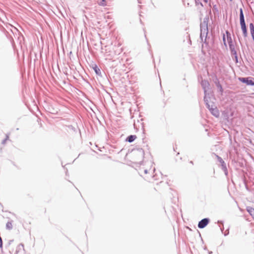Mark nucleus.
<instances>
[{"mask_svg": "<svg viewBox=\"0 0 254 254\" xmlns=\"http://www.w3.org/2000/svg\"><path fill=\"white\" fill-rule=\"evenodd\" d=\"M240 24L241 25V27L242 29V31L243 32V35L244 38H246L248 37V33L247 30V28L246 26L245 16L243 13V10L242 8L240 9Z\"/></svg>", "mask_w": 254, "mask_h": 254, "instance_id": "nucleus-1", "label": "nucleus"}, {"mask_svg": "<svg viewBox=\"0 0 254 254\" xmlns=\"http://www.w3.org/2000/svg\"><path fill=\"white\" fill-rule=\"evenodd\" d=\"M213 154L217 158V161L219 163V164L221 167V169L224 172L225 175L226 176H227L228 172L227 168L226 163L224 162V161L222 159V158L221 157L219 156L218 155L216 154L215 153H213Z\"/></svg>", "mask_w": 254, "mask_h": 254, "instance_id": "nucleus-2", "label": "nucleus"}, {"mask_svg": "<svg viewBox=\"0 0 254 254\" xmlns=\"http://www.w3.org/2000/svg\"><path fill=\"white\" fill-rule=\"evenodd\" d=\"M239 80L247 85L254 86V80L251 77H239Z\"/></svg>", "mask_w": 254, "mask_h": 254, "instance_id": "nucleus-3", "label": "nucleus"}, {"mask_svg": "<svg viewBox=\"0 0 254 254\" xmlns=\"http://www.w3.org/2000/svg\"><path fill=\"white\" fill-rule=\"evenodd\" d=\"M201 85L203 89L204 96H209V93H207V90L209 88L210 84L209 82L205 79H202L201 81Z\"/></svg>", "mask_w": 254, "mask_h": 254, "instance_id": "nucleus-4", "label": "nucleus"}, {"mask_svg": "<svg viewBox=\"0 0 254 254\" xmlns=\"http://www.w3.org/2000/svg\"><path fill=\"white\" fill-rule=\"evenodd\" d=\"M209 20V17L208 15H206L203 20V21L200 23V29H203V32H205V29H208V23Z\"/></svg>", "mask_w": 254, "mask_h": 254, "instance_id": "nucleus-5", "label": "nucleus"}, {"mask_svg": "<svg viewBox=\"0 0 254 254\" xmlns=\"http://www.w3.org/2000/svg\"><path fill=\"white\" fill-rule=\"evenodd\" d=\"M211 106V108L209 109L211 114L215 117H218L220 115V113L214 103H212Z\"/></svg>", "mask_w": 254, "mask_h": 254, "instance_id": "nucleus-6", "label": "nucleus"}, {"mask_svg": "<svg viewBox=\"0 0 254 254\" xmlns=\"http://www.w3.org/2000/svg\"><path fill=\"white\" fill-rule=\"evenodd\" d=\"M210 219L208 218H205L201 219L198 224V227L199 229L205 228L209 223Z\"/></svg>", "mask_w": 254, "mask_h": 254, "instance_id": "nucleus-7", "label": "nucleus"}, {"mask_svg": "<svg viewBox=\"0 0 254 254\" xmlns=\"http://www.w3.org/2000/svg\"><path fill=\"white\" fill-rule=\"evenodd\" d=\"M214 82L217 88L218 89L219 91L220 92L221 94H222L223 92V89L218 78L216 76L215 77V78L214 79Z\"/></svg>", "mask_w": 254, "mask_h": 254, "instance_id": "nucleus-8", "label": "nucleus"}, {"mask_svg": "<svg viewBox=\"0 0 254 254\" xmlns=\"http://www.w3.org/2000/svg\"><path fill=\"white\" fill-rule=\"evenodd\" d=\"M210 97L209 96H204V101L206 107L209 110V109L211 108V105L212 102H210Z\"/></svg>", "mask_w": 254, "mask_h": 254, "instance_id": "nucleus-9", "label": "nucleus"}, {"mask_svg": "<svg viewBox=\"0 0 254 254\" xmlns=\"http://www.w3.org/2000/svg\"><path fill=\"white\" fill-rule=\"evenodd\" d=\"M205 32H203V29H200V38L201 40L205 37H207L208 30L205 29Z\"/></svg>", "mask_w": 254, "mask_h": 254, "instance_id": "nucleus-10", "label": "nucleus"}, {"mask_svg": "<svg viewBox=\"0 0 254 254\" xmlns=\"http://www.w3.org/2000/svg\"><path fill=\"white\" fill-rule=\"evenodd\" d=\"M92 67L97 75L102 76L101 70L96 64H94Z\"/></svg>", "mask_w": 254, "mask_h": 254, "instance_id": "nucleus-11", "label": "nucleus"}, {"mask_svg": "<svg viewBox=\"0 0 254 254\" xmlns=\"http://www.w3.org/2000/svg\"><path fill=\"white\" fill-rule=\"evenodd\" d=\"M136 138V136L135 135H130L127 137L126 141L131 143L134 141Z\"/></svg>", "mask_w": 254, "mask_h": 254, "instance_id": "nucleus-12", "label": "nucleus"}, {"mask_svg": "<svg viewBox=\"0 0 254 254\" xmlns=\"http://www.w3.org/2000/svg\"><path fill=\"white\" fill-rule=\"evenodd\" d=\"M250 29L252 39L254 41V25L253 23L250 24Z\"/></svg>", "mask_w": 254, "mask_h": 254, "instance_id": "nucleus-13", "label": "nucleus"}, {"mask_svg": "<svg viewBox=\"0 0 254 254\" xmlns=\"http://www.w3.org/2000/svg\"><path fill=\"white\" fill-rule=\"evenodd\" d=\"M247 211L254 218V208L252 207L249 206L247 207Z\"/></svg>", "mask_w": 254, "mask_h": 254, "instance_id": "nucleus-14", "label": "nucleus"}, {"mask_svg": "<svg viewBox=\"0 0 254 254\" xmlns=\"http://www.w3.org/2000/svg\"><path fill=\"white\" fill-rule=\"evenodd\" d=\"M196 6L200 5L201 7H203V3L200 1V0H194ZM205 3H208V0H202Z\"/></svg>", "mask_w": 254, "mask_h": 254, "instance_id": "nucleus-15", "label": "nucleus"}, {"mask_svg": "<svg viewBox=\"0 0 254 254\" xmlns=\"http://www.w3.org/2000/svg\"><path fill=\"white\" fill-rule=\"evenodd\" d=\"M229 46L230 52H234L236 50V48H237V46L236 45V43H235L234 44L229 45Z\"/></svg>", "mask_w": 254, "mask_h": 254, "instance_id": "nucleus-16", "label": "nucleus"}, {"mask_svg": "<svg viewBox=\"0 0 254 254\" xmlns=\"http://www.w3.org/2000/svg\"><path fill=\"white\" fill-rule=\"evenodd\" d=\"M22 249L24 250V245L22 244H20L17 246L15 253L14 254H17L19 252V251Z\"/></svg>", "mask_w": 254, "mask_h": 254, "instance_id": "nucleus-17", "label": "nucleus"}, {"mask_svg": "<svg viewBox=\"0 0 254 254\" xmlns=\"http://www.w3.org/2000/svg\"><path fill=\"white\" fill-rule=\"evenodd\" d=\"M6 228L8 230H11L12 228V225L11 222H7L6 224Z\"/></svg>", "mask_w": 254, "mask_h": 254, "instance_id": "nucleus-18", "label": "nucleus"}, {"mask_svg": "<svg viewBox=\"0 0 254 254\" xmlns=\"http://www.w3.org/2000/svg\"><path fill=\"white\" fill-rule=\"evenodd\" d=\"M227 41H228V43L229 45L234 43L233 42V40H232V38L231 37H227Z\"/></svg>", "mask_w": 254, "mask_h": 254, "instance_id": "nucleus-19", "label": "nucleus"}, {"mask_svg": "<svg viewBox=\"0 0 254 254\" xmlns=\"http://www.w3.org/2000/svg\"><path fill=\"white\" fill-rule=\"evenodd\" d=\"M213 10L216 12H218V8L216 4H214L213 5Z\"/></svg>", "mask_w": 254, "mask_h": 254, "instance_id": "nucleus-20", "label": "nucleus"}, {"mask_svg": "<svg viewBox=\"0 0 254 254\" xmlns=\"http://www.w3.org/2000/svg\"><path fill=\"white\" fill-rule=\"evenodd\" d=\"M207 37L204 38L203 39H202V40H201V42L206 45H208V42L207 41Z\"/></svg>", "mask_w": 254, "mask_h": 254, "instance_id": "nucleus-21", "label": "nucleus"}, {"mask_svg": "<svg viewBox=\"0 0 254 254\" xmlns=\"http://www.w3.org/2000/svg\"><path fill=\"white\" fill-rule=\"evenodd\" d=\"M231 55L232 56H234V57L238 56L237 50L235 51L234 52H231Z\"/></svg>", "mask_w": 254, "mask_h": 254, "instance_id": "nucleus-22", "label": "nucleus"}, {"mask_svg": "<svg viewBox=\"0 0 254 254\" xmlns=\"http://www.w3.org/2000/svg\"><path fill=\"white\" fill-rule=\"evenodd\" d=\"M8 139V135H6V138L5 139H4L2 142H1V144H4L6 141V140Z\"/></svg>", "mask_w": 254, "mask_h": 254, "instance_id": "nucleus-23", "label": "nucleus"}, {"mask_svg": "<svg viewBox=\"0 0 254 254\" xmlns=\"http://www.w3.org/2000/svg\"><path fill=\"white\" fill-rule=\"evenodd\" d=\"M223 41L224 45L226 47L227 44L226 42L225 35L224 34H223Z\"/></svg>", "mask_w": 254, "mask_h": 254, "instance_id": "nucleus-24", "label": "nucleus"}, {"mask_svg": "<svg viewBox=\"0 0 254 254\" xmlns=\"http://www.w3.org/2000/svg\"><path fill=\"white\" fill-rule=\"evenodd\" d=\"M218 223H221L223 225V222L222 221H218ZM220 230H221V232H223V230H224V227L223 226L222 227H220Z\"/></svg>", "mask_w": 254, "mask_h": 254, "instance_id": "nucleus-25", "label": "nucleus"}, {"mask_svg": "<svg viewBox=\"0 0 254 254\" xmlns=\"http://www.w3.org/2000/svg\"><path fill=\"white\" fill-rule=\"evenodd\" d=\"M226 34L227 36V38L231 37V33L228 30L226 31Z\"/></svg>", "mask_w": 254, "mask_h": 254, "instance_id": "nucleus-26", "label": "nucleus"}, {"mask_svg": "<svg viewBox=\"0 0 254 254\" xmlns=\"http://www.w3.org/2000/svg\"><path fill=\"white\" fill-rule=\"evenodd\" d=\"M234 58H235V60L236 63H238V56H237V57H234Z\"/></svg>", "mask_w": 254, "mask_h": 254, "instance_id": "nucleus-27", "label": "nucleus"}, {"mask_svg": "<svg viewBox=\"0 0 254 254\" xmlns=\"http://www.w3.org/2000/svg\"><path fill=\"white\" fill-rule=\"evenodd\" d=\"M104 3H105V0H102V3L101 4L103 5H105Z\"/></svg>", "mask_w": 254, "mask_h": 254, "instance_id": "nucleus-28", "label": "nucleus"}, {"mask_svg": "<svg viewBox=\"0 0 254 254\" xmlns=\"http://www.w3.org/2000/svg\"><path fill=\"white\" fill-rule=\"evenodd\" d=\"M147 172H148V171H147V169H145V170H144V173H145V174H147Z\"/></svg>", "mask_w": 254, "mask_h": 254, "instance_id": "nucleus-29", "label": "nucleus"}, {"mask_svg": "<svg viewBox=\"0 0 254 254\" xmlns=\"http://www.w3.org/2000/svg\"><path fill=\"white\" fill-rule=\"evenodd\" d=\"M190 164H192V165L193 164V161H190Z\"/></svg>", "mask_w": 254, "mask_h": 254, "instance_id": "nucleus-30", "label": "nucleus"}, {"mask_svg": "<svg viewBox=\"0 0 254 254\" xmlns=\"http://www.w3.org/2000/svg\"><path fill=\"white\" fill-rule=\"evenodd\" d=\"M212 253V252H209V254H211Z\"/></svg>", "mask_w": 254, "mask_h": 254, "instance_id": "nucleus-31", "label": "nucleus"}, {"mask_svg": "<svg viewBox=\"0 0 254 254\" xmlns=\"http://www.w3.org/2000/svg\"><path fill=\"white\" fill-rule=\"evenodd\" d=\"M9 26L11 27H13V26H12L11 25H9Z\"/></svg>", "mask_w": 254, "mask_h": 254, "instance_id": "nucleus-32", "label": "nucleus"}, {"mask_svg": "<svg viewBox=\"0 0 254 254\" xmlns=\"http://www.w3.org/2000/svg\"><path fill=\"white\" fill-rule=\"evenodd\" d=\"M228 234V233H227V234H224V235H225V236H227Z\"/></svg>", "mask_w": 254, "mask_h": 254, "instance_id": "nucleus-33", "label": "nucleus"}, {"mask_svg": "<svg viewBox=\"0 0 254 254\" xmlns=\"http://www.w3.org/2000/svg\"><path fill=\"white\" fill-rule=\"evenodd\" d=\"M239 41L240 43H241V41H240V39H239Z\"/></svg>", "mask_w": 254, "mask_h": 254, "instance_id": "nucleus-34", "label": "nucleus"}, {"mask_svg": "<svg viewBox=\"0 0 254 254\" xmlns=\"http://www.w3.org/2000/svg\"><path fill=\"white\" fill-rule=\"evenodd\" d=\"M239 41L240 43H241V41H240V39H239Z\"/></svg>", "mask_w": 254, "mask_h": 254, "instance_id": "nucleus-35", "label": "nucleus"}, {"mask_svg": "<svg viewBox=\"0 0 254 254\" xmlns=\"http://www.w3.org/2000/svg\"><path fill=\"white\" fill-rule=\"evenodd\" d=\"M239 41L240 43H241V41H240V39H239Z\"/></svg>", "mask_w": 254, "mask_h": 254, "instance_id": "nucleus-36", "label": "nucleus"}, {"mask_svg": "<svg viewBox=\"0 0 254 254\" xmlns=\"http://www.w3.org/2000/svg\"><path fill=\"white\" fill-rule=\"evenodd\" d=\"M246 189H247V190H248V187H247V186H246Z\"/></svg>", "mask_w": 254, "mask_h": 254, "instance_id": "nucleus-37", "label": "nucleus"}, {"mask_svg": "<svg viewBox=\"0 0 254 254\" xmlns=\"http://www.w3.org/2000/svg\"><path fill=\"white\" fill-rule=\"evenodd\" d=\"M204 250H207V249H206V247H205V248H204Z\"/></svg>", "mask_w": 254, "mask_h": 254, "instance_id": "nucleus-38", "label": "nucleus"}, {"mask_svg": "<svg viewBox=\"0 0 254 254\" xmlns=\"http://www.w3.org/2000/svg\"><path fill=\"white\" fill-rule=\"evenodd\" d=\"M233 0H230V1H232Z\"/></svg>", "mask_w": 254, "mask_h": 254, "instance_id": "nucleus-39", "label": "nucleus"}]
</instances>
